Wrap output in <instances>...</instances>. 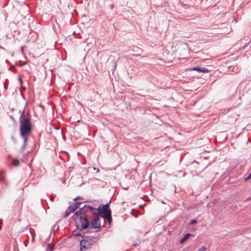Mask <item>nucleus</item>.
Masks as SVG:
<instances>
[{
  "instance_id": "nucleus-20",
  "label": "nucleus",
  "mask_w": 251,
  "mask_h": 251,
  "mask_svg": "<svg viewBox=\"0 0 251 251\" xmlns=\"http://www.w3.org/2000/svg\"><path fill=\"white\" fill-rule=\"evenodd\" d=\"M131 214L134 217H135V218H136L137 217V215H136L135 213H134V211L133 210H132L131 212Z\"/></svg>"
},
{
  "instance_id": "nucleus-26",
  "label": "nucleus",
  "mask_w": 251,
  "mask_h": 251,
  "mask_svg": "<svg viewBox=\"0 0 251 251\" xmlns=\"http://www.w3.org/2000/svg\"><path fill=\"white\" fill-rule=\"evenodd\" d=\"M34 237H32V242H34Z\"/></svg>"
},
{
  "instance_id": "nucleus-22",
  "label": "nucleus",
  "mask_w": 251,
  "mask_h": 251,
  "mask_svg": "<svg viewBox=\"0 0 251 251\" xmlns=\"http://www.w3.org/2000/svg\"><path fill=\"white\" fill-rule=\"evenodd\" d=\"M2 220L1 219H0V229H1V225L2 224Z\"/></svg>"
},
{
  "instance_id": "nucleus-25",
  "label": "nucleus",
  "mask_w": 251,
  "mask_h": 251,
  "mask_svg": "<svg viewBox=\"0 0 251 251\" xmlns=\"http://www.w3.org/2000/svg\"><path fill=\"white\" fill-rule=\"evenodd\" d=\"M78 198H79V197H76V198H75V199H74V200L75 201H76L77 200H78Z\"/></svg>"
},
{
  "instance_id": "nucleus-1",
  "label": "nucleus",
  "mask_w": 251,
  "mask_h": 251,
  "mask_svg": "<svg viewBox=\"0 0 251 251\" xmlns=\"http://www.w3.org/2000/svg\"><path fill=\"white\" fill-rule=\"evenodd\" d=\"M24 113L25 111L23 110L21 114V117H23V119L20 120V135L24 139V144L20 150L21 152L24 151L26 146L29 135L31 131V124L30 121L26 115H24Z\"/></svg>"
},
{
  "instance_id": "nucleus-14",
  "label": "nucleus",
  "mask_w": 251,
  "mask_h": 251,
  "mask_svg": "<svg viewBox=\"0 0 251 251\" xmlns=\"http://www.w3.org/2000/svg\"><path fill=\"white\" fill-rule=\"evenodd\" d=\"M209 70L204 67H201L200 73H207L209 72Z\"/></svg>"
},
{
  "instance_id": "nucleus-19",
  "label": "nucleus",
  "mask_w": 251,
  "mask_h": 251,
  "mask_svg": "<svg viewBox=\"0 0 251 251\" xmlns=\"http://www.w3.org/2000/svg\"><path fill=\"white\" fill-rule=\"evenodd\" d=\"M196 223H197V220H192L191 221L190 224L191 225H193V224H195Z\"/></svg>"
},
{
  "instance_id": "nucleus-23",
  "label": "nucleus",
  "mask_w": 251,
  "mask_h": 251,
  "mask_svg": "<svg viewBox=\"0 0 251 251\" xmlns=\"http://www.w3.org/2000/svg\"><path fill=\"white\" fill-rule=\"evenodd\" d=\"M11 138L14 142L16 141V139L14 138L13 136H12Z\"/></svg>"
},
{
  "instance_id": "nucleus-10",
  "label": "nucleus",
  "mask_w": 251,
  "mask_h": 251,
  "mask_svg": "<svg viewBox=\"0 0 251 251\" xmlns=\"http://www.w3.org/2000/svg\"><path fill=\"white\" fill-rule=\"evenodd\" d=\"M102 217H103L104 219H107L109 224H110L112 220L111 213L102 216Z\"/></svg>"
},
{
  "instance_id": "nucleus-4",
  "label": "nucleus",
  "mask_w": 251,
  "mask_h": 251,
  "mask_svg": "<svg viewBox=\"0 0 251 251\" xmlns=\"http://www.w3.org/2000/svg\"><path fill=\"white\" fill-rule=\"evenodd\" d=\"M79 219V221L80 222V223L81 224V227L79 228L77 226V228L79 229L80 230L82 229H85L89 227L90 223L88 220V217L85 216H82V215L78 216L77 217Z\"/></svg>"
},
{
  "instance_id": "nucleus-9",
  "label": "nucleus",
  "mask_w": 251,
  "mask_h": 251,
  "mask_svg": "<svg viewBox=\"0 0 251 251\" xmlns=\"http://www.w3.org/2000/svg\"><path fill=\"white\" fill-rule=\"evenodd\" d=\"M95 211L93 212V216H96V215H101V214L102 213V208H101L100 207L97 209L95 208Z\"/></svg>"
},
{
  "instance_id": "nucleus-28",
  "label": "nucleus",
  "mask_w": 251,
  "mask_h": 251,
  "mask_svg": "<svg viewBox=\"0 0 251 251\" xmlns=\"http://www.w3.org/2000/svg\"><path fill=\"white\" fill-rule=\"evenodd\" d=\"M22 94H23V92H21V95H22Z\"/></svg>"
},
{
  "instance_id": "nucleus-24",
  "label": "nucleus",
  "mask_w": 251,
  "mask_h": 251,
  "mask_svg": "<svg viewBox=\"0 0 251 251\" xmlns=\"http://www.w3.org/2000/svg\"><path fill=\"white\" fill-rule=\"evenodd\" d=\"M19 81H20L21 84H22V82H23V81H22V79L20 77V78H19Z\"/></svg>"
},
{
  "instance_id": "nucleus-8",
  "label": "nucleus",
  "mask_w": 251,
  "mask_h": 251,
  "mask_svg": "<svg viewBox=\"0 0 251 251\" xmlns=\"http://www.w3.org/2000/svg\"><path fill=\"white\" fill-rule=\"evenodd\" d=\"M110 203V201H109V202H108L107 203L102 205V213L104 215H106L109 213H111V210L109 208Z\"/></svg>"
},
{
  "instance_id": "nucleus-12",
  "label": "nucleus",
  "mask_w": 251,
  "mask_h": 251,
  "mask_svg": "<svg viewBox=\"0 0 251 251\" xmlns=\"http://www.w3.org/2000/svg\"><path fill=\"white\" fill-rule=\"evenodd\" d=\"M229 69H230L231 71H232L233 72L236 74L238 73L240 71V69L237 65L234 66L233 67H230Z\"/></svg>"
},
{
  "instance_id": "nucleus-6",
  "label": "nucleus",
  "mask_w": 251,
  "mask_h": 251,
  "mask_svg": "<svg viewBox=\"0 0 251 251\" xmlns=\"http://www.w3.org/2000/svg\"><path fill=\"white\" fill-rule=\"evenodd\" d=\"M81 204V202H75L69 206L65 211L64 218H66L69 216L71 213L73 212L75 210L78 208Z\"/></svg>"
},
{
  "instance_id": "nucleus-3",
  "label": "nucleus",
  "mask_w": 251,
  "mask_h": 251,
  "mask_svg": "<svg viewBox=\"0 0 251 251\" xmlns=\"http://www.w3.org/2000/svg\"><path fill=\"white\" fill-rule=\"evenodd\" d=\"M95 211V208L89 205H85L83 207L81 208L78 211L75 212V215L77 217L81 215H84L85 216L89 217L90 215H93V212Z\"/></svg>"
},
{
  "instance_id": "nucleus-2",
  "label": "nucleus",
  "mask_w": 251,
  "mask_h": 251,
  "mask_svg": "<svg viewBox=\"0 0 251 251\" xmlns=\"http://www.w3.org/2000/svg\"><path fill=\"white\" fill-rule=\"evenodd\" d=\"M99 237L95 236H87L80 242V251H86L91 249L93 245L98 244Z\"/></svg>"
},
{
  "instance_id": "nucleus-29",
  "label": "nucleus",
  "mask_w": 251,
  "mask_h": 251,
  "mask_svg": "<svg viewBox=\"0 0 251 251\" xmlns=\"http://www.w3.org/2000/svg\"><path fill=\"white\" fill-rule=\"evenodd\" d=\"M18 251H19V250Z\"/></svg>"
},
{
  "instance_id": "nucleus-7",
  "label": "nucleus",
  "mask_w": 251,
  "mask_h": 251,
  "mask_svg": "<svg viewBox=\"0 0 251 251\" xmlns=\"http://www.w3.org/2000/svg\"><path fill=\"white\" fill-rule=\"evenodd\" d=\"M94 219L92 220L89 226L93 228H99L100 227V223L99 215L93 216Z\"/></svg>"
},
{
  "instance_id": "nucleus-11",
  "label": "nucleus",
  "mask_w": 251,
  "mask_h": 251,
  "mask_svg": "<svg viewBox=\"0 0 251 251\" xmlns=\"http://www.w3.org/2000/svg\"><path fill=\"white\" fill-rule=\"evenodd\" d=\"M190 236H191V234L190 233L186 234L184 235V236L180 240L179 243L182 244L184 242H185Z\"/></svg>"
},
{
  "instance_id": "nucleus-16",
  "label": "nucleus",
  "mask_w": 251,
  "mask_h": 251,
  "mask_svg": "<svg viewBox=\"0 0 251 251\" xmlns=\"http://www.w3.org/2000/svg\"><path fill=\"white\" fill-rule=\"evenodd\" d=\"M53 247L51 244L48 245V248L47 251H53Z\"/></svg>"
},
{
  "instance_id": "nucleus-5",
  "label": "nucleus",
  "mask_w": 251,
  "mask_h": 251,
  "mask_svg": "<svg viewBox=\"0 0 251 251\" xmlns=\"http://www.w3.org/2000/svg\"><path fill=\"white\" fill-rule=\"evenodd\" d=\"M248 85L245 84L243 81H242L238 86L236 93L239 94H244L245 93H249L250 89L248 88Z\"/></svg>"
},
{
  "instance_id": "nucleus-21",
  "label": "nucleus",
  "mask_w": 251,
  "mask_h": 251,
  "mask_svg": "<svg viewBox=\"0 0 251 251\" xmlns=\"http://www.w3.org/2000/svg\"><path fill=\"white\" fill-rule=\"evenodd\" d=\"M93 169L95 171H97V172H99L100 171V170L99 168H93Z\"/></svg>"
},
{
  "instance_id": "nucleus-18",
  "label": "nucleus",
  "mask_w": 251,
  "mask_h": 251,
  "mask_svg": "<svg viewBox=\"0 0 251 251\" xmlns=\"http://www.w3.org/2000/svg\"><path fill=\"white\" fill-rule=\"evenodd\" d=\"M206 250V248L205 247H202L201 248L199 249L198 251H205Z\"/></svg>"
},
{
  "instance_id": "nucleus-15",
  "label": "nucleus",
  "mask_w": 251,
  "mask_h": 251,
  "mask_svg": "<svg viewBox=\"0 0 251 251\" xmlns=\"http://www.w3.org/2000/svg\"><path fill=\"white\" fill-rule=\"evenodd\" d=\"M191 70L197 71V72L200 73L201 67H194L191 69Z\"/></svg>"
},
{
  "instance_id": "nucleus-17",
  "label": "nucleus",
  "mask_w": 251,
  "mask_h": 251,
  "mask_svg": "<svg viewBox=\"0 0 251 251\" xmlns=\"http://www.w3.org/2000/svg\"><path fill=\"white\" fill-rule=\"evenodd\" d=\"M112 63H113V65H112L113 69V70H115L116 67V62L115 61H113Z\"/></svg>"
},
{
  "instance_id": "nucleus-27",
  "label": "nucleus",
  "mask_w": 251,
  "mask_h": 251,
  "mask_svg": "<svg viewBox=\"0 0 251 251\" xmlns=\"http://www.w3.org/2000/svg\"><path fill=\"white\" fill-rule=\"evenodd\" d=\"M0 180L3 181V179L1 177H0Z\"/></svg>"
},
{
  "instance_id": "nucleus-13",
  "label": "nucleus",
  "mask_w": 251,
  "mask_h": 251,
  "mask_svg": "<svg viewBox=\"0 0 251 251\" xmlns=\"http://www.w3.org/2000/svg\"><path fill=\"white\" fill-rule=\"evenodd\" d=\"M20 161L19 160L17 159H15L13 160V163H12V164L13 166H19V165H20Z\"/></svg>"
}]
</instances>
